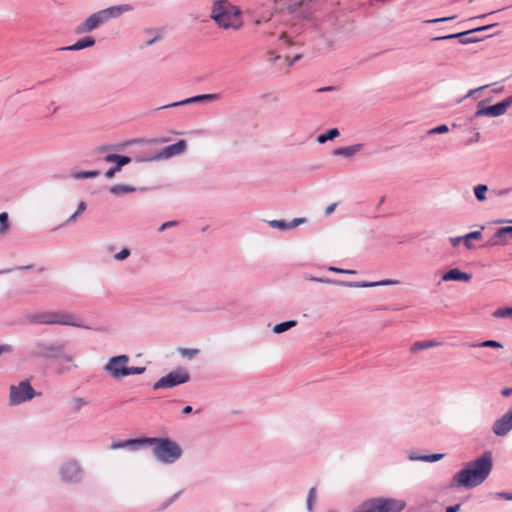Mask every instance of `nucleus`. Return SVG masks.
Returning <instances> with one entry per match:
<instances>
[{"label":"nucleus","mask_w":512,"mask_h":512,"mask_svg":"<svg viewBox=\"0 0 512 512\" xmlns=\"http://www.w3.org/2000/svg\"><path fill=\"white\" fill-rule=\"evenodd\" d=\"M492 470V454L485 452L482 456L466 464L465 468L457 472L452 484L457 487L473 488L483 483Z\"/></svg>","instance_id":"f257e3e1"},{"label":"nucleus","mask_w":512,"mask_h":512,"mask_svg":"<svg viewBox=\"0 0 512 512\" xmlns=\"http://www.w3.org/2000/svg\"><path fill=\"white\" fill-rule=\"evenodd\" d=\"M210 16L223 29L236 31L243 25L240 10L227 0L215 1Z\"/></svg>","instance_id":"f03ea898"},{"label":"nucleus","mask_w":512,"mask_h":512,"mask_svg":"<svg viewBox=\"0 0 512 512\" xmlns=\"http://www.w3.org/2000/svg\"><path fill=\"white\" fill-rule=\"evenodd\" d=\"M144 445H153L154 456L163 463H173L182 454L181 447L165 438H144Z\"/></svg>","instance_id":"7ed1b4c3"},{"label":"nucleus","mask_w":512,"mask_h":512,"mask_svg":"<svg viewBox=\"0 0 512 512\" xmlns=\"http://www.w3.org/2000/svg\"><path fill=\"white\" fill-rule=\"evenodd\" d=\"M34 321L40 324H59L74 327H86L80 317L64 311H46L34 316Z\"/></svg>","instance_id":"20e7f679"},{"label":"nucleus","mask_w":512,"mask_h":512,"mask_svg":"<svg viewBox=\"0 0 512 512\" xmlns=\"http://www.w3.org/2000/svg\"><path fill=\"white\" fill-rule=\"evenodd\" d=\"M406 506L405 501L392 498H374L363 502L353 512H400Z\"/></svg>","instance_id":"39448f33"},{"label":"nucleus","mask_w":512,"mask_h":512,"mask_svg":"<svg viewBox=\"0 0 512 512\" xmlns=\"http://www.w3.org/2000/svg\"><path fill=\"white\" fill-rule=\"evenodd\" d=\"M190 380V375L185 368H178L171 371L166 376L161 377L154 383V390L172 388L176 385L186 383Z\"/></svg>","instance_id":"423d86ee"},{"label":"nucleus","mask_w":512,"mask_h":512,"mask_svg":"<svg viewBox=\"0 0 512 512\" xmlns=\"http://www.w3.org/2000/svg\"><path fill=\"white\" fill-rule=\"evenodd\" d=\"M36 392L28 380L21 381L18 385L10 386L9 401L11 405H19L36 396Z\"/></svg>","instance_id":"0eeeda50"},{"label":"nucleus","mask_w":512,"mask_h":512,"mask_svg":"<svg viewBox=\"0 0 512 512\" xmlns=\"http://www.w3.org/2000/svg\"><path fill=\"white\" fill-rule=\"evenodd\" d=\"M512 105V96L504 99L503 101L488 107H481V103L478 105V110L475 113L476 117L490 116L496 117L503 115L507 109Z\"/></svg>","instance_id":"6e6552de"},{"label":"nucleus","mask_w":512,"mask_h":512,"mask_svg":"<svg viewBox=\"0 0 512 512\" xmlns=\"http://www.w3.org/2000/svg\"><path fill=\"white\" fill-rule=\"evenodd\" d=\"M129 361L126 355L112 357L105 365V371L108 372L113 378L125 377V367Z\"/></svg>","instance_id":"1a4fd4ad"},{"label":"nucleus","mask_w":512,"mask_h":512,"mask_svg":"<svg viewBox=\"0 0 512 512\" xmlns=\"http://www.w3.org/2000/svg\"><path fill=\"white\" fill-rule=\"evenodd\" d=\"M512 238V226L499 228L495 234L484 244V247L504 246Z\"/></svg>","instance_id":"9d476101"},{"label":"nucleus","mask_w":512,"mask_h":512,"mask_svg":"<svg viewBox=\"0 0 512 512\" xmlns=\"http://www.w3.org/2000/svg\"><path fill=\"white\" fill-rule=\"evenodd\" d=\"M106 22L104 18V13H101V11H98L92 15H90L83 23H81L77 29L76 32L78 34L86 33L94 30L99 25Z\"/></svg>","instance_id":"9b49d317"},{"label":"nucleus","mask_w":512,"mask_h":512,"mask_svg":"<svg viewBox=\"0 0 512 512\" xmlns=\"http://www.w3.org/2000/svg\"><path fill=\"white\" fill-rule=\"evenodd\" d=\"M186 147V141L179 140L178 142L165 147L161 152H159L156 156L150 158L149 160L168 159L175 155L182 154L185 151Z\"/></svg>","instance_id":"f8f14e48"},{"label":"nucleus","mask_w":512,"mask_h":512,"mask_svg":"<svg viewBox=\"0 0 512 512\" xmlns=\"http://www.w3.org/2000/svg\"><path fill=\"white\" fill-rule=\"evenodd\" d=\"M492 430L497 436H504L512 430V409L494 422Z\"/></svg>","instance_id":"ddd939ff"},{"label":"nucleus","mask_w":512,"mask_h":512,"mask_svg":"<svg viewBox=\"0 0 512 512\" xmlns=\"http://www.w3.org/2000/svg\"><path fill=\"white\" fill-rule=\"evenodd\" d=\"M104 160L109 163H112V162L116 163V166H114L106 171L105 177H107V178H112L117 172H119L121 170L122 166L131 162L130 157L121 156L118 154H109V155L105 156Z\"/></svg>","instance_id":"4468645a"},{"label":"nucleus","mask_w":512,"mask_h":512,"mask_svg":"<svg viewBox=\"0 0 512 512\" xmlns=\"http://www.w3.org/2000/svg\"><path fill=\"white\" fill-rule=\"evenodd\" d=\"M495 25L496 24H491V25H486V26L478 27V28H475V29H471L469 31L461 32V33H455V34H450V35H446V36H438V37H434L432 40L433 41H441V40L459 38L460 42L462 44H469V43L475 42L476 39L466 37L467 34H469L471 32L487 30V29H489L491 27H494Z\"/></svg>","instance_id":"2eb2a0df"},{"label":"nucleus","mask_w":512,"mask_h":512,"mask_svg":"<svg viewBox=\"0 0 512 512\" xmlns=\"http://www.w3.org/2000/svg\"><path fill=\"white\" fill-rule=\"evenodd\" d=\"M337 284L346 287H354V288H366V287H374V286H388V285H397L399 284L398 280L394 279H386L378 282H344L339 281Z\"/></svg>","instance_id":"dca6fc26"},{"label":"nucleus","mask_w":512,"mask_h":512,"mask_svg":"<svg viewBox=\"0 0 512 512\" xmlns=\"http://www.w3.org/2000/svg\"><path fill=\"white\" fill-rule=\"evenodd\" d=\"M219 99H220V95L217 93L202 94V95H197V96H194L191 98H187L185 100L175 102V103H172L169 105H165L162 108H169V107H175V106H180V105H185V104H190V103L205 102V101H216Z\"/></svg>","instance_id":"f3484780"},{"label":"nucleus","mask_w":512,"mask_h":512,"mask_svg":"<svg viewBox=\"0 0 512 512\" xmlns=\"http://www.w3.org/2000/svg\"><path fill=\"white\" fill-rule=\"evenodd\" d=\"M61 476L67 482L77 481L80 476L79 466L74 462L65 463L61 468Z\"/></svg>","instance_id":"a211bd4d"},{"label":"nucleus","mask_w":512,"mask_h":512,"mask_svg":"<svg viewBox=\"0 0 512 512\" xmlns=\"http://www.w3.org/2000/svg\"><path fill=\"white\" fill-rule=\"evenodd\" d=\"M472 278V275L466 272H462L459 269H451L442 276L444 281H464L468 282Z\"/></svg>","instance_id":"6ab92c4d"},{"label":"nucleus","mask_w":512,"mask_h":512,"mask_svg":"<svg viewBox=\"0 0 512 512\" xmlns=\"http://www.w3.org/2000/svg\"><path fill=\"white\" fill-rule=\"evenodd\" d=\"M362 147H363L362 144H355V145L346 146V147H339V148L334 149L332 153L334 156L350 158V157L354 156L356 153H358L362 149Z\"/></svg>","instance_id":"aec40b11"},{"label":"nucleus","mask_w":512,"mask_h":512,"mask_svg":"<svg viewBox=\"0 0 512 512\" xmlns=\"http://www.w3.org/2000/svg\"><path fill=\"white\" fill-rule=\"evenodd\" d=\"M95 44V40L92 37H85L83 39L78 40L75 44L63 47L61 50H67V51H76L81 50L87 47H91Z\"/></svg>","instance_id":"412c9836"},{"label":"nucleus","mask_w":512,"mask_h":512,"mask_svg":"<svg viewBox=\"0 0 512 512\" xmlns=\"http://www.w3.org/2000/svg\"><path fill=\"white\" fill-rule=\"evenodd\" d=\"M131 8L128 5L122 6H113L107 9L101 10V13H104V18L107 21L110 18L117 17L124 11H129Z\"/></svg>","instance_id":"4be33fe9"},{"label":"nucleus","mask_w":512,"mask_h":512,"mask_svg":"<svg viewBox=\"0 0 512 512\" xmlns=\"http://www.w3.org/2000/svg\"><path fill=\"white\" fill-rule=\"evenodd\" d=\"M141 445H144V438L113 442L111 445V448L119 449V448H126V447H137V446H141Z\"/></svg>","instance_id":"5701e85b"},{"label":"nucleus","mask_w":512,"mask_h":512,"mask_svg":"<svg viewBox=\"0 0 512 512\" xmlns=\"http://www.w3.org/2000/svg\"><path fill=\"white\" fill-rule=\"evenodd\" d=\"M437 345H438V343L432 342V341L415 342L411 346L410 351H411V353H417L420 350L429 349V348L435 347Z\"/></svg>","instance_id":"b1692460"},{"label":"nucleus","mask_w":512,"mask_h":512,"mask_svg":"<svg viewBox=\"0 0 512 512\" xmlns=\"http://www.w3.org/2000/svg\"><path fill=\"white\" fill-rule=\"evenodd\" d=\"M339 136V131L336 128L329 129L325 134H321L318 136L317 141L321 144L325 143L328 140H333Z\"/></svg>","instance_id":"393cba45"},{"label":"nucleus","mask_w":512,"mask_h":512,"mask_svg":"<svg viewBox=\"0 0 512 512\" xmlns=\"http://www.w3.org/2000/svg\"><path fill=\"white\" fill-rule=\"evenodd\" d=\"M297 322L295 320H290V321H286V322H282V323H279V324H276L273 328V332L274 333H282V332H285L287 331L288 329L296 326Z\"/></svg>","instance_id":"a878e982"},{"label":"nucleus","mask_w":512,"mask_h":512,"mask_svg":"<svg viewBox=\"0 0 512 512\" xmlns=\"http://www.w3.org/2000/svg\"><path fill=\"white\" fill-rule=\"evenodd\" d=\"M109 191L111 194L119 195V194L133 192L134 188L127 186V185H114V186L110 187Z\"/></svg>","instance_id":"bb28decb"},{"label":"nucleus","mask_w":512,"mask_h":512,"mask_svg":"<svg viewBox=\"0 0 512 512\" xmlns=\"http://www.w3.org/2000/svg\"><path fill=\"white\" fill-rule=\"evenodd\" d=\"M488 191V187L483 184H479L474 187V194L478 201L486 200V192Z\"/></svg>","instance_id":"cd10ccee"},{"label":"nucleus","mask_w":512,"mask_h":512,"mask_svg":"<svg viewBox=\"0 0 512 512\" xmlns=\"http://www.w3.org/2000/svg\"><path fill=\"white\" fill-rule=\"evenodd\" d=\"M493 317L495 318H511L512 317V307L499 308L493 312Z\"/></svg>","instance_id":"c85d7f7f"},{"label":"nucleus","mask_w":512,"mask_h":512,"mask_svg":"<svg viewBox=\"0 0 512 512\" xmlns=\"http://www.w3.org/2000/svg\"><path fill=\"white\" fill-rule=\"evenodd\" d=\"M86 207L87 206L85 202H80L76 212L67 219L66 224L76 221L77 217L86 210Z\"/></svg>","instance_id":"c756f323"},{"label":"nucleus","mask_w":512,"mask_h":512,"mask_svg":"<svg viewBox=\"0 0 512 512\" xmlns=\"http://www.w3.org/2000/svg\"><path fill=\"white\" fill-rule=\"evenodd\" d=\"M9 229L8 214L3 212L0 214V234L6 233Z\"/></svg>","instance_id":"7c9ffc66"},{"label":"nucleus","mask_w":512,"mask_h":512,"mask_svg":"<svg viewBox=\"0 0 512 512\" xmlns=\"http://www.w3.org/2000/svg\"><path fill=\"white\" fill-rule=\"evenodd\" d=\"M275 3H285L289 9H296L301 6L305 0H274Z\"/></svg>","instance_id":"2f4dec72"},{"label":"nucleus","mask_w":512,"mask_h":512,"mask_svg":"<svg viewBox=\"0 0 512 512\" xmlns=\"http://www.w3.org/2000/svg\"><path fill=\"white\" fill-rule=\"evenodd\" d=\"M99 175V172L98 171H83V172H78L76 174H74V178L76 179H82V178H92V177H96Z\"/></svg>","instance_id":"473e14b6"},{"label":"nucleus","mask_w":512,"mask_h":512,"mask_svg":"<svg viewBox=\"0 0 512 512\" xmlns=\"http://www.w3.org/2000/svg\"><path fill=\"white\" fill-rule=\"evenodd\" d=\"M444 457V454H431V455H424L420 456L417 459L425 462H435Z\"/></svg>","instance_id":"72a5a7b5"},{"label":"nucleus","mask_w":512,"mask_h":512,"mask_svg":"<svg viewBox=\"0 0 512 512\" xmlns=\"http://www.w3.org/2000/svg\"><path fill=\"white\" fill-rule=\"evenodd\" d=\"M125 376L142 374L145 367H125Z\"/></svg>","instance_id":"f704fd0d"},{"label":"nucleus","mask_w":512,"mask_h":512,"mask_svg":"<svg viewBox=\"0 0 512 512\" xmlns=\"http://www.w3.org/2000/svg\"><path fill=\"white\" fill-rule=\"evenodd\" d=\"M315 497H316V489L314 487H312L309 490L308 497H307V507L310 511L312 510V505L315 500Z\"/></svg>","instance_id":"c9c22d12"},{"label":"nucleus","mask_w":512,"mask_h":512,"mask_svg":"<svg viewBox=\"0 0 512 512\" xmlns=\"http://www.w3.org/2000/svg\"><path fill=\"white\" fill-rule=\"evenodd\" d=\"M179 353L183 357L192 358V357H194L198 353V350L197 349L180 348L179 349Z\"/></svg>","instance_id":"e433bc0d"},{"label":"nucleus","mask_w":512,"mask_h":512,"mask_svg":"<svg viewBox=\"0 0 512 512\" xmlns=\"http://www.w3.org/2000/svg\"><path fill=\"white\" fill-rule=\"evenodd\" d=\"M478 346L480 347H489V348H502V344L494 341V340H487L482 343H480Z\"/></svg>","instance_id":"4c0bfd02"},{"label":"nucleus","mask_w":512,"mask_h":512,"mask_svg":"<svg viewBox=\"0 0 512 512\" xmlns=\"http://www.w3.org/2000/svg\"><path fill=\"white\" fill-rule=\"evenodd\" d=\"M482 238V233L481 231H473V232H470L468 234H466L465 236H463V239L464 240H479Z\"/></svg>","instance_id":"58836bf2"},{"label":"nucleus","mask_w":512,"mask_h":512,"mask_svg":"<svg viewBox=\"0 0 512 512\" xmlns=\"http://www.w3.org/2000/svg\"><path fill=\"white\" fill-rule=\"evenodd\" d=\"M449 131V128L447 125H439L429 131V134H442Z\"/></svg>","instance_id":"ea45409f"},{"label":"nucleus","mask_w":512,"mask_h":512,"mask_svg":"<svg viewBox=\"0 0 512 512\" xmlns=\"http://www.w3.org/2000/svg\"><path fill=\"white\" fill-rule=\"evenodd\" d=\"M279 42H280V45H285V46H289L292 44L291 39L288 37V35L285 32H281V34L279 36Z\"/></svg>","instance_id":"a19ab883"},{"label":"nucleus","mask_w":512,"mask_h":512,"mask_svg":"<svg viewBox=\"0 0 512 512\" xmlns=\"http://www.w3.org/2000/svg\"><path fill=\"white\" fill-rule=\"evenodd\" d=\"M270 225L274 228H280V229L289 228V224H286L284 221H280V220L271 221Z\"/></svg>","instance_id":"79ce46f5"},{"label":"nucleus","mask_w":512,"mask_h":512,"mask_svg":"<svg viewBox=\"0 0 512 512\" xmlns=\"http://www.w3.org/2000/svg\"><path fill=\"white\" fill-rule=\"evenodd\" d=\"M130 255V251L127 248L122 249L119 253L115 254L116 260H124Z\"/></svg>","instance_id":"37998d69"},{"label":"nucleus","mask_w":512,"mask_h":512,"mask_svg":"<svg viewBox=\"0 0 512 512\" xmlns=\"http://www.w3.org/2000/svg\"><path fill=\"white\" fill-rule=\"evenodd\" d=\"M456 16H450V17H442V18H437V19H431V20H427L426 23H440V22H446V21H449V20H453L455 19Z\"/></svg>","instance_id":"c03bdc74"},{"label":"nucleus","mask_w":512,"mask_h":512,"mask_svg":"<svg viewBox=\"0 0 512 512\" xmlns=\"http://www.w3.org/2000/svg\"><path fill=\"white\" fill-rule=\"evenodd\" d=\"M73 405L75 410H80L84 405H86V402L82 398H77L73 401Z\"/></svg>","instance_id":"a18cd8bd"},{"label":"nucleus","mask_w":512,"mask_h":512,"mask_svg":"<svg viewBox=\"0 0 512 512\" xmlns=\"http://www.w3.org/2000/svg\"><path fill=\"white\" fill-rule=\"evenodd\" d=\"M301 58V54H296L293 56V58H290L289 56H285V62L288 66L292 65L295 61L299 60Z\"/></svg>","instance_id":"49530a36"},{"label":"nucleus","mask_w":512,"mask_h":512,"mask_svg":"<svg viewBox=\"0 0 512 512\" xmlns=\"http://www.w3.org/2000/svg\"><path fill=\"white\" fill-rule=\"evenodd\" d=\"M304 222H305L304 218H295L291 223H289V228H294Z\"/></svg>","instance_id":"de8ad7c7"},{"label":"nucleus","mask_w":512,"mask_h":512,"mask_svg":"<svg viewBox=\"0 0 512 512\" xmlns=\"http://www.w3.org/2000/svg\"><path fill=\"white\" fill-rule=\"evenodd\" d=\"M177 224L176 221H168V222H165L163 223L160 228H159V231H164L166 228L168 227H172V226H175Z\"/></svg>","instance_id":"09e8293b"},{"label":"nucleus","mask_w":512,"mask_h":512,"mask_svg":"<svg viewBox=\"0 0 512 512\" xmlns=\"http://www.w3.org/2000/svg\"><path fill=\"white\" fill-rule=\"evenodd\" d=\"M463 240V237H454L450 238V243L453 247H457Z\"/></svg>","instance_id":"8fccbe9b"},{"label":"nucleus","mask_w":512,"mask_h":512,"mask_svg":"<svg viewBox=\"0 0 512 512\" xmlns=\"http://www.w3.org/2000/svg\"><path fill=\"white\" fill-rule=\"evenodd\" d=\"M161 38V34L158 32L152 39L148 40L146 42V45L147 46H150L152 45L154 42H156L157 40H159Z\"/></svg>","instance_id":"3c124183"},{"label":"nucleus","mask_w":512,"mask_h":512,"mask_svg":"<svg viewBox=\"0 0 512 512\" xmlns=\"http://www.w3.org/2000/svg\"><path fill=\"white\" fill-rule=\"evenodd\" d=\"M460 509V504H456L454 506H449L447 509H446V512H458Z\"/></svg>","instance_id":"603ef678"},{"label":"nucleus","mask_w":512,"mask_h":512,"mask_svg":"<svg viewBox=\"0 0 512 512\" xmlns=\"http://www.w3.org/2000/svg\"><path fill=\"white\" fill-rule=\"evenodd\" d=\"M501 394L504 396V397H508L512 394V389L511 388H505L501 391Z\"/></svg>","instance_id":"864d4df0"},{"label":"nucleus","mask_w":512,"mask_h":512,"mask_svg":"<svg viewBox=\"0 0 512 512\" xmlns=\"http://www.w3.org/2000/svg\"><path fill=\"white\" fill-rule=\"evenodd\" d=\"M500 497L504 498L505 500H512V494L511 493H499L498 494Z\"/></svg>","instance_id":"5fc2aeb1"},{"label":"nucleus","mask_w":512,"mask_h":512,"mask_svg":"<svg viewBox=\"0 0 512 512\" xmlns=\"http://www.w3.org/2000/svg\"><path fill=\"white\" fill-rule=\"evenodd\" d=\"M335 207H336V204H331V205H329V206L326 208L325 213H326V214H331V213L334 211Z\"/></svg>","instance_id":"6e6d98bb"},{"label":"nucleus","mask_w":512,"mask_h":512,"mask_svg":"<svg viewBox=\"0 0 512 512\" xmlns=\"http://www.w3.org/2000/svg\"><path fill=\"white\" fill-rule=\"evenodd\" d=\"M328 270L332 271V272H335V273H343L344 272V269H340V268H337V267H329Z\"/></svg>","instance_id":"4d7b16f0"},{"label":"nucleus","mask_w":512,"mask_h":512,"mask_svg":"<svg viewBox=\"0 0 512 512\" xmlns=\"http://www.w3.org/2000/svg\"><path fill=\"white\" fill-rule=\"evenodd\" d=\"M463 242H464V245L466 246V248H468V249H472L474 247L471 243V240H463Z\"/></svg>","instance_id":"13d9d810"},{"label":"nucleus","mask_w":512,"mask_h":512,"mask_svg":"<svg viewBox=\"0 0 512 512\" xmlns=\"http://www.w3.org/2000/svg\"><path fill=\"white\" fill-rule=\"evenodd\" d=\"M270 17H271V15H269L267 18H264V17H263V18H261V19H256V20H255V23H256V24H260V23H262V22H264V21H268V20L270 19Z\"/></svg>","instance_id":"bf43d9fd"},{"label":"nucleus","mask_w":512,"mask_h":512,"mask_svg":"<svg viewBox=\"0 0 512 512\" xmlns=\"http://www.w3.org/2000/svg\"><path fill=\"white\" fill-rule=\"evenodd\" d=\"M279 58H280V56H279V55H274V53H273V52H271V53H270V57H269V60H270V61H275V60H277V59H279Z\"/></svg>","instance_id":"052dcab7"},{"label":"nucleus","mask_w":512,"mask_h":512,"mask_svg":"<svg viewBox=\"0 0 512 512\" xmlns=\"http://www.w3.org/2000/svg\"><path fill=\"white\" fill-rule=\"evenodd\" d=\"M191 412H192V407L191 406L184 407L183 414H189Z\"/></svg>","instance_id":"680f3d73"},{"label":"nucleus","mask_w":512,"mask_h":512,"mask_svg":"<svg viewBox=\"0 0 512 512\" xmlns=\"http://www.w3.org/2000/svg\"><path fill=\"white\" fill-rule=\"evenodd\" d=\"M7 351H9V347L0 346V355L3 354L4 352H7Z\"/></svg>","instance_id":"e2e57ef3"},{"label":"nucleus","mask_w":512,"mask_h":512,"mask_svg":"<svg viewBox=\"0 0 512 512\" xmlns=\"http://www.w3.org/2000/svg\"><path fill=\"white\" fill-rule=\"evenodd\" d=\"M345 274H355V271L354 270H345L344 269V272Z\"/></svg>","instance_id":"0e129e2a"},{"label":"nucleus","mask_w":512,"mask_h":512,"mask_svg":"<svg viewBox=\"0 0 512 512\" xmlns=\"http://www.w3.org/2000/svg\"><path fill=\"white\" fill-rule=\"evenodd\" d=\"M331 89H332L331 87H326V88H322V89H320V91H329V90H331Z\"/></svg>","instance_id":"69168bd1"},{"label":"nucleus","mask_w":512,"mask_h":512,"mask_svg":"<svg viewBox=\"0 0 512 512\" xmlns=\"http://www.w3.org/2000/svg\"><path fill=\"white\" fill-rule=\"evenodd\" d=\"M4 271H0V274L3 273Z\"/></svg>","instance_id":"338daca9"}]
</instances>
